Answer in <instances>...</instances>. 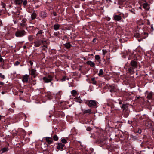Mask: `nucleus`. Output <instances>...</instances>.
Here are the masks:
<instances>
[{
	"label": "nucleus",
	"mask_w": 154,
	"mask_h": 154,
	"mask_svg": "<svg viewBox=\"0 0 154 154\" xmlns=\"http://www.w3.org/2000/svg\"><path fill=\"white\" fill-rule=\"evenodd\" d=\"M121 108L122 109L124 116L125 117H127L129 112L128 104H123Z\"/></svg>",
	"instance_id": "f257e3e1"
},
{
	"label": "nucleus",
	"mask_w": 154,
	"mask_h": 154,
	"mask_svg": "<svg viewBox=\"0 0 154 154\" xmlns=\"http://www.w3.org/2000/svg\"><path fill=\"white\" fill-rule=\"evenodd\" d=\"M88 103H87L90 108H96L98 103L95 100H88Z\"/></svg>",
	"instance_id": "f03ea898"
},
{
	"label": "nucleus",
	"mask_w": 154,
	"mask_h": 154,
	"mask_svg": "<svg viewBox=\"0 0 154 154\" xmlns=\"http://www.w3.org/2000/svg\"><path fill=\"white\" fill-rule=\"evenodd\" d=\"M26 34V32L24 30H17L15 33V35L17 37H22Z\"/></svg>",
	"instance_id": "7ed1b4c3"
},
{
	"label": "nucleus",
	"mask_w": 154,
	"mask_h": 154,
	"mask_svg": "<svg viewBox=\"0 0 154 154\" xmlns=\"http://www.w3.org/2000/svg\"><path fill=\"white\" fill-rule=\"evenodd\" d=\"M53 77L50 75H48L47 77H44L43 79L46 83H49L51 82L52 80Z\"/></svg>",
	"instance_id": "20e7f679"
},
{
	"label": "nucleus",
	"mask_w": 154,
	"mask_h": 154,
	"mask_svg": "<svg viewBox=\"0 0 154 154\" xmlns=\"http://www.w3.org/2000/svg\"><path fill=\"white\" fill-rule=\"evenodd\" d=\"M15 2L16 4L21 5L22 3L24 6H25L27 4V0H15Z\"/></svg>",
	"instance_id": "39448f33"
},
{
	"label": "nucleus",
	"mask_w": 154,
	"mask_h": 154,
	"mask_svg": "<svg viewBox=\"0 0 154 154\" xmlns=\"http://www.w3.org/2000/svg\"><path fill=\"white\" fill-rule=\"evenodd\" d=\"M29 77V75L26 74L24 75L22 79V80L23 82L27 83Z\"/></svg>",
	"instance_id": "423d86ee"
},
{
	"label": "nucleus",
	"mask_w": 154,
	"mask_h": 154,
	"mask_svg": "<svg viewBox=\"0 0 154 154\" xmlns=\"http://www.w3.org/2000/svg\"><path fill=\"white\" fill-rule=\"evenodd\" d=\"M113 19L115 21H119L122 19V17L120 15H117L114 14L113 17Z\"/></svg>",
	"instance_id": "0eeeda50"
},
{
	"label": "nucleus",
	"mask_w": 154,
	"mask_h": 154,
	"mask_svg": "<svg viewBox=\"0 0 154 154\" xmlns=\"http://www.w3.org/2000/svg\"><path fill=\"white\" fill-rule=\"evenodd\" d=\"M129 65L135 68L137 67V62L134 60H132L131 61Z\"/></svg>",
	"instance_id": "6e6552de"
},
{
	"label": "nucleus",
	"mask_w": 154,
	"mask_h": 154,
	"mask_svg": "<svg viewBox=\"0 0 154 154\" xmlns=\"http://www.w3.org/2000/svg\"><path fill=\"white\" fill-rule=\"evenodd\" d=\"M143 8L144 9L146 10H149V5L148 4L146 1H144V2L142 4Z\"/></svg>",
	"instance_id": "1a4fd4ad"
},
{
	"label": "nucleus",
	"mask_w": 154,
	"mask_h": 154,
	"mask_svg": "<svg viewBox=\"0 0 154 154\" xmlns=\"http://www.w3.org/2000/svg\"><path fill=\"white\" fill-rule=\"evenodd\" d=\"M26 20H27L26 19H23L20 23V26L23 27H26V29H27V27H26Z\"/></svg>",
	"instance_id": "9d476101"
},
{
	"label": "nucleus",
	"mask_w": 154,
	"mask_h": 154,
	"mask_svg": "<svg viewBox=\"0 0 154 154\" xmlns=\"http://www.w3.org/2000/svg\"><path fill=\"white\" fill-rule=\"evenodd\" d=\"M135 68L129 65L128 68V70L131 74H133L135 72Z\"/></svg>",
	"instance_id": "9b49d317"
},
{
	"label": "nucleus",
	"mask_w": 154,
	"mask_h": 154,
	"mask_svg": "<svg viewBox=\"0 0 154 154\" xmlns=\"http://www.w3.org/2000/svg\"><path fill=\"white\" fill-rule=\"evenodd\" d=\"M42 42L41 40L36 41L34 42V45L35 47H39L42 44Z\"/></svg>",
	"instance_id": "f8f14e48"
},
{
	"label": "nucleus",
	"mask_w": 154,
	"mask_h": 154,
	"mask_svg": "<svg viewBox=\"0 0 154 154\" xmlns=\"http://www.w3.org/2000/svg\"><path fill=\"white\" fill-rule=\"evenodd\" d=\"M65 145L61 143H59L58 145L57 146V148L59 150H62L63 147Z\"/></svg>",
	"instance_id": "ddd939ff"
},
{
	"label": "nucleus",
	"mask_w": 154,
	"mask_h": 154,
	"mask_svg": "<svg viewBox=\"0 0 154 154\" xmlns=\"http://www.w3.org/2000/svg\"><path fill=\"white\" fill-rule=\"evenodd\" d=\"M31 75L33 76L34 78L36 76V70L35 69H32L31 71Z\"/></svg>",
	"instance_id": "4468645a"
},
{
	"label": "nucleus",
	"mask_w": 154,
	"mask_h": 154,
	"mask_svg": "<svg viewBox=\"0 0 154 154\" xmlns=\"http://www.w3.org/2000/svg\"><path fill=\"white\" fill-rule=\"evenodd\" d=\"M86 64L88 65H90L91 67H94L95 66V63L93 62L90 60L87 61L86 62Z\"/></svg>",
	"instance_id": "2eb2a0df"
},
{
	"label": "nucleus",
	"mask_w": 154,
	"mask_h": 154,
	"mask_svg": "<svg viewBox=\"0 0 154 154\" xmlns=\"http://www.w3.org/2000/svg\"><path fill=\"white\" fill-rule=\"evenodd\" d=\"M46 141L49 144H51L53 143V141L51 138L47 137H46Z\"/></svg>",
	"instance_id": "dca6fc26"
},
{
	"label": "nucleus",
	"mask_w": 154,
	"mask_h": 154,
	"mask_svg": "<svg viewBox=\"0 0 154 154\" xmlns=\"http://www.w3.org/2000/svg\"><path fill=\"white\" fill-rule=\"evenodd\" d=\"M82 112L84 114H91V110L89 109H82Z\"/></svg>",
	"instance_id": "f3484780"
},
{
	"label": "nucleus",
	"mask_w": 154,
	"mask_h": 154,
	"mask_svg": "<svg viewBox=\"0 0 154 154\" xmlns=\"http://www.w3.org/2000/svg\"><path fill=\"white\" fill-rule=\"evenodd\" d=\"M44 32H43L42 30H40L38 32L36 35L39 37L41 38L42 37V34Z\"/></svg>",
	"instance_id": "a211bd4d"
},
{
	"label": "nucleus",
	"mask_w": 154,
	"mask_h": 154,
	"mask_svg": "<svg viewBox=\"0 0 154 154\" xmlns=\"http://www.w3.org/2000/svg\"><path fill=\"white\" fill-rule=\"evenodd\" d=\"M152 92H150L148 94L147 98L149 100H151L152 99Z\"/></svg>",
	"instance_id": "6ab92c4d"
},
{
	"label": "nucleus",
	"mask_w": 154,
	"mask_h": 154,
	"mask_svg": "<svg viewBox=\"0 0 154 154\" xmlns=\"http://www.w3.org/2000/svg\"><path fill=\"white\" fill-rule=\"evenodd\" d=\"M65 47L67 49H69L72 46V45L69 42L66 43L64 44Z\"/></svg>",
	"instance_id": "aec40b11"
},
{
	"label": "nucleus",
	"mask_w": 154,
	"mask_h": 154,
	"mask_svg": "<svg viewBox=\"0 0 154 154\" xmlns=\"http://www.w3.org/2000/svg\"><path fill=\"white\" fill-rule=\"evenodd\" d=\"M41 16L42 18H45L46 17L47 14L45 11H42L41 13Z\"/></svg>",
	"instance_id": "412c9836"
},
{
	"label": "nucleus",
	"mask_w": 154,
	"mask_h": 154,
	"mask_svg": "<svg viewBox=\"0 0 154 154\" xmlns=\"http://www.w3.org/2000/svg\"><path fill=\"white\" fill-rule=\"evenodd\" d=\"M60 27V26L59 24H55L54 25V30L57 31L59 29Z\"/></svg>",
	"instance_id": "4be33fe9"
},
{
	"label": "nucleus",
	"mask_w": 154,
	"mask_h": 154,
	"mask_svg": "<svg viewBox=\"0 0 154 154\" xmlns=\"http://www.w3.org/2000/svg\"><path fill=\"white\" fill-rule=\"evenodd\" d=\"M75 101H76L79 103H81L82 102V100H81L80 97H76L74 99Z\"/></svg>",
	"instance_id": "5701e85b"
},
{
	"label": "nucleus",
	"mask_w": 154,
	"mask_h": 154,
	"mask_svg": "<svg viewBox=\"0 0 154 154\" xmlns=\"http://www.w3.org/2000/svg\"><path fill=\"white\" fill-rule=\"evenodd\" d=\"M71 94L72 96H75L77 94V91L75 90H73L71 91Z\"/></svg>",
	"instance_id": "b1692460"
},
{
	"label": "nucleus",
	"mask_w": 154,
	"mask_h": 154,
	"mask_svg": "<svg viewBox=\"0 0 154 154\" xmlns=\"http://www.w3.org/2000/svg\"><path fill=\"white\" fill-rule=\"evenodd\" d=\"M37 15L36 14V13L33 12V13L31 15V18H32V20H34L35 19Z\"/></svg>",
	"instance_id": "393cba45"
},
{
	"label": "nucleus",
	"mask_w": 154,
	"mask_h": 154,
	"mask_svg": "<svg viewBox=\"0 0 154 154\" xmlns=\"http://www.w3.org/2000/svg\"><path fill=\"white\" fill-rule=\"evenodd\" d=\"M104 72L103 71V69H101L100 70L99 73L98 74V75L99 76H102Z\"/></svg>",
	"instance_id": "a878e982"
},
{
	"label": "nucleus",
	"mask_w": 154,
	"mask_h": 154,
	"mask_svg": "<svg viewBox=\"0 0 154 154\" xmlns=\"http://www.w3.org/2000/svg\"><path fill=\"white\" fill-rule=\"evenodd\" d=\"M8 148L7 147H4L2 149L1 152L2 153H3L5 152L8 151Z\"/></svg>",
	"instance_id": "bb28decb"
},
{
	"label": "nucleus",
	"mask_w": 154,
	"mask_h": 154,
	"mask_svg": "<svg viewBox=\"0 0 154 154\" xmlns=\"http://www.w3.org/2000/svg\"><path fill=\"white\" fill-rule=\"evenodd\" d=\"M95 78H92L91 79V80L92 81V83L94 85H97V81L95 80Z\"/></svg>",
	"instance_id": "cd10ccee"
},
{
	"label": "nucleus",
	"mask_w": 154,
	"mask_h": 154,
	"mask_svg": "<svg viewBox=\"0 0 154 154\" xmlns=\"http://www.w3.org/2000/svg\"><path fill=\"white\" fill-rule=\"evenodd\" d=\"M34 38V36L32 35H29L28 37V39L29 41H32Z\"/></svg>",
	"instance_id": "c85d7f7f"
},
{
	"label": "nucleus",
	"mask_w": 154,
	"mask_h": 154,
	"mask_svg": "<svg viewBox=\"0 0 154 154\" xmlns=\"http://www.w3.org/2000/svg\"><path fill=\"white\" fill-rule=\"evenodd\" d=\"M95 58L96 60H100V61L101 60H100V56L98 55H95Z\"/></svg>",
	"instance_id": "c756f323"
},
{
	"label": "nucleus",
	"mask_w": 154,
	"mask_h": 154,
	"mask_svg": "<svg viewBox=\"0 0 154 154\" xmlns=\"http://www.w3.org/2000/svg\"><path fill=\"white\" fill-rule=\"evenodd\" d=\"M53 139L54 141H57L58 140V138L57 136L55 135L53 137Z\"/></svg>",
	"instance_id": "7c9ffc66"
},
{
	"label": "nucleus",
	"mask_w": 154,
	"mask_h": 154,
	"mask_svg": "<svg viewBox=\"0 0 154 154\" xmlns=\"http://www.w3.org/2000/svg\"><path fill=\"white\" fill-rule=\"evenodd\" d=\"M61 141L63 143H67L66 140L64 138L61 139Z\"/></svg>",
	"instance_id": "2f4dec72"
},
{
	"label": "nucleus",
	"mask_w": 154,
	"mask_h": 154,
	"mask_svg": "<svg viewBox=\"0 0 154 154\" xmlns=\"http://www.w3.org/2000/svg\"><path fill=\"white\" fill-rule=\"evenodd\" d=\"M102 52L103 53V55L104 56L105 54L107 53V51L106 50L103 49Z\"/></svg>",
	"instance_id": "473e14b6"
},
{
	"label": "nucleus",
	"mask_w": 154,
	"mask_h": 154,
	"mask_svg": "<svg viewBox=\"0 0 154 154\" xmlns=\"http://www.w3.org/2000/svg\"><path fill=\"white\" fill-rule=\"evenodd\" d=\"M129 11L131 13H132L133 14H135V10L133 9H131L129 10Z\"/></svg>",
	"instance_id": "72a5a7b5"
},
{
	"label": "nucleus",
	"mask_w": 154,
	"mask_h": 154,
	"mask_svg": "<svg viewBox=\"0 0 154 154\" xmlns=\"http://www.w3.org/2000/svg\"><path fill=\"white\" fill-rule=\"evenodd\" d=\"M0 78H2V79H4L5 78V76L2 73H0Z\"/></svg>",
	"instance_id": "f704fd0d"
},
{
	"label": "nucleus",
	"mask_w": 154,
	"mask_h": 154,
	"mask_svg": "<svg viewBox=\"0 0 154 154\" xmlns=\"http://www.w3.org/2000/svg\"><path fill=\"white\" fill-rule=\"evenodd\" d=\"M36 84V80H33L32 82V84L33 85H35Z\"/></svg>",
	"instance_id": "c9c22d12"
},
{
	"label": "nucleus",
	"mask_w": 154,
	"mask_h": 154,
	"mask_svg": "<svg viewBox=\"0 0 154 154\" xmlns=\"http://www.w3.org/2000/svg\"><path fill=\"white\" fill-rule=\"evenodd\" d=\"M19 64H20L19 62L18 61H17L15 62V63H14V65L15 66H17V65H19Z\"/></svg>",
	"instance_id": "e433bc0d"
},
{
	"label": "nucleus",
	"mask_w": 154,
	"mask_h": 154,
	"mask_svg": "<svg viewBox=\"0 0 154 154\" xmlns=\"http://www.w3.org/2000/svg\"><path fill=\"white\" fill-rule=\"evenodd\" d=\"M41 41L42 42V44H43V45L47 43V41L46 40H41Z\"/></svg>",
	"instance_id": "4c0bfd02"
},
{
	"label": "nucleus",
	"mask_w": 154,
	"mask_h": 154,
	"mask_svg": "<svg viewBox=\"0 0 154 154\" xmlns=\"http://www.w3.org/2000/svg\"><path fill=\"white\" fill-rule=\"evenodd\" d=\"M66 76H64L63 77V78L61 79V80L62 81H65L66 79Z\"/></svg>",
	"instance_id": "58836bf2"
},
{
	"label": "nucleus",
	"mask_w": 154,
	"mask_h": 154,
	"mask_svg": "<svg viewBox=\"0 0 154 154\" xmlns=\"http://www.w3.org/2000/svg\"><path fill=\"white\" fill-rule=\"evenodd\" d=\"M4 104V102L2 101H0V105L2 106Z\"/></svg>",
	"instance_id": "ea45409f"
},
{
	"label": "nucleus",
	"mask_w": 154,
	"mask_h": 154,
	"mask_svg": "<svg viewBox=\"0 0 154 154\" xmlns=\"http://www.w3.org/2000/svg\"><path fill=\"white\" fill-rule=\"evenodd\" d=\"M29 63L30 64V65L31 66H32V65L33 64V62L32 61H29Z\"/></svg>",
	"instance_id": "a19ab883"
},
{
	"label": "nucleus",
	"mask_w": 154,
	"mask_h": 154,
	"mask_svg": "<svg viewBox=\"0 0 154 154\" xmlns=\"http://www.w3.org/2000/svg\"><path fill=\"white\" fill-rule=\"evenodd\" d=\"M144 1H146L145 0H140V2L142 4L144 2Z\"/></svg>",
	"instance_id": "79ce46f5"
},
{
	"label": "nucleus",
	"mask_w": 154,
	"mask_h": 154,
	"mask_svg": "<svg viewBox=\"0 0 154 154\" xmlns=\"http://www.w3.org/2000/svg\"><path fill=\"white\" fill-rule=\"evenodd\" d=\"M135 36H136V37H140L139 34L138 33H136L135 35Z\"/></svg>",
	"instance_id": "37998d69"
},
{
	"label": "nucleus",
	"mask_w": 154,
	"mask_h": 154,
	"mask_svg": "<svg viewBox=\"0 0 154 154\" xmlns=\"http://www.w3.org/2000/svg\"><path fill=\"white\" fill-rule=\"evenodd\" d=\"M3 24L2 23V20L0 19V26H2Z\"/></svg>",
	"instance_id": "c03bdc74"
},
{
	"label": "nucleus",
	"mask_w": 154,
	"mask_h": 154,
	"mask_svg": "<svg viewBox=\"0 0 154 154\" xmlns=\"http://www.w3.org/2000/svg\"><path fill=\"white\" fill-rule=\"evenodd\" d=\"M4 84V83L2 82H0V85H3Z\"/></svg>",
	"instance_id": "a18cd8bd"
},
{
	"label": "nucleus",
	"mask_w": 154,
	"mask_h": 154,
	"mask_svg": "<svg viewBox=\"0 0 154 154\" xmlns=\"http://www.w3.org/2000/svg\"><path fill=\"white\" fill-rule=\"evenodd\" d=\"M3 60V59L2 57H0V62H2Z\"/></svg>",
	"instance_id": "49530a36"
},
{
	"label": "nucleus",
	"mask_w": 154,
	"mask_h": 154,
	"mask_svg": "<svg viewBox=\"0 0 154 154\" xmlns=\"http://www.w3.org/2000/svg\"><path fill=\"white\" fill-rule=\"evenodd\" d=\"M96 41V39L95 38H94L93 40V42H95Z\"/></svg>",
	"instance_id": "de8ad7c7"
},
{
	"label": "nucleus",
	"mask_w": 154,
	"mask_h": 154,
	"mask_svg": "<svg viewBox=\"0 0 154 154\" xmlns=\"http://www.w3.org/2000/svg\"><path fill=\"white\" fill-rule=\"evenodd\" d=\"M91 130V128H87V130L88 131H90Z\"/></svg>",
	"instance_id": "09e8293b"
},
{
	"label": "nucleus",
	"mask_w": 154,
	"mask_h": 154,
	"mask_svg": "<svg viewBox=\"0 0 154 154\" xmlns=\"http://www.w3.org/2000/svg\"><path fill=\"white\" fill-rule=\"evenodd\" d=\"M53 15L54 16H56V13H55V12H53Z\"/></svg>",
	"instance_id": "8fccbe9b"
},
{
	"label": "nucleus",
	"mask_w": 154,
	"mask_h": 154,
	"mask_svg": "<svg viewBox=\"0 0 154 154\" xmlns=\"http://www.w3.org/2000/svg\"><path fill=\"white\" fill-rule=\"evenodd\" d=\"M53 82H51V86H52L53 87Z\"/></svg>",
	"instance_id": "3c124183"
},
{
	"label": "nucleus",
	"mask_w": 154,
	"mask_h": 154,
	"mask_svg": "<svg viewBox=\"0 0 154 154\" xmlns=\"http://www.w3.org/2000/svg\"><path fill=\"white\" fill-rule=\"evenodd\" d=\"M1 94H5V92H4V91H2V92H1Z\"/></svg>",
	"instance_id": "603ef678"
},
{
	"label": "nucleus",
	"mask_w": 154,
	"mask_h": 154,
	"mask_svg": "<svg viewBox=\"0 0 154 154\" xmlns=\"http://www.w3.org/2000/svg\"><path fill=\"white\" fill-rule=\"evenodd\" d=\"M61 91H59L57 93V94H60L61 93Z\"/></svg>",
	"instance_id": "864d4df0"
},
{
	"label": "nucleus",
	"mask_w": 154,
	"mask_h": 154,
	"mask_svg": "<svg viewBox=\"0 0 154 154\" xmlns=\"http://www.w3.org/2000/svg\"><path fill=\"white\" fill-rule=\"evenodd\" d=\"M103 61L105 62L104 63L105 64H106V61H105V59L104 58H103Z\"/></svg>",
	"instance_id": "5fc2aeb1"
},
{
	"label": "nucleus",
	"mask_w": 154,
	"mask_h": 154,
	"mask_svg": "<svg viewBox=\"0 0 154 154\" xmlns=\"http://www.w3.org/2000/svg\"><path fill=\"white\" fill-rule=\"evenodd\" d=\"M2 116L0 115V120H1V117Z\"/></svg>",
	"instance_id": "6e6d98bb"
},
{
	"label": "nucleus",
	"mask_w": 154,
	"mask_h": 154,
	"mask_svg": "<svg viewBox=\"0 0 154 154\" xmlns=\"http://www.w3.org/2000/svg\"><path fill=\"white\" fill-rule=\"evenodd\" d=\"M98 61L99 63H101V61H100V60H98Z\"/></svg>",
	"instance_id": "4d7b16f0"
},
{
	"label": "nucleus",
	"mask_w": 154,
	"mask_h": 154,
	"mask_svg": "<svg viewBox=\"0 0 154 154\" xmlns=\"http://www.w3.org/2000/svg\"><path fill=\"white\" fill-rule=\"evenodd\" d=\"M26 47V46H25H25H23V48H25Z\"/></svg>",
	"instance_id": "13d9d810"
},
{
	"label": "nucleus",
	"mask_w": 154,
	"mask_h": 154,
	"mask_svg": "<svg viewBox=\"0 0 154 154\" xmlns=\"http://www.w3.org/2000/svg\"><path fill=\"white\" fill-rule=\"evenodd\" d=\"M146 116V115H143V118H144V116Z\"/></svg>",
	"instance_id": "bf43d9fd"
},
{
	"label": "nucleus",
	"mask_w": 154,
	"mask_h": 154,
	"mask_svg": "<svg viewBox=\"0 0 154 154\" xmlns=\"http://www.w3.org/2000/svg\"><path fill=\"white\" fill-rule=\"evenodd\" d=\"M139 8L140 9H142V8L141 7H139Z\"/></svg>",
	"instance_id": "052dcab7"
},
{
	"label": "nucleus",
	"mask_w": 154,
	"mask_h": 154,
	"mask_svg": "<svg viewBox=\"0 0 154 154\" xmlns=\"http://www.w3.org/2000/svg\"><path fill=\"white\" fill-rule=\"evenodd\" d=\"M20 92H21V93H23V91H20Z\"/></svg>",
	"instance_id": "680f3d73"
},
{
	"label": "nucleus",
	"mask_w": 154,
	"mask_h": 154,
	"mask_svg": "<svg viewBox=\"0 0 154 154\" xmlns=\"http://www.w3.org/2000/svg\"><path fill=\"white\" fill-rule=\"evenodd\" d=\"M49 117H50V118H51V115H49Z\"/></svg>",
	"instance_id": "e2e57ef3"
},
{
	"label": "nucleus",
	"mask_w": 154,
	"mask_h": 154,
	"mask_svg": "<svg viewBox=\"0 0 154 154\" xmlns=\"http://www.w3.org/2000/svg\"><path fill=\"white\" fill-rule=\"evenodd\" d=\"M4 6H5V4H3V7H4Z\"/></svg>",
	"instance_id": "0e129e2a"
},
{
	"label": "nucleus",
	"mask_w": 154,
	"mask_h": 154,
	"mask_svg": "<svg viewBox=\"0 0 154 154\" xmlns=\"http://www.w3.org/2000/svg\"><path fill=\"white\" fill-rule=\"evenodd\" d=\"M84 60H86V59L85 58H84Z\"/></svg>",
	"instance_id": "69168bd1"
},
{
	"label": "nucleus",
	"mask_w": 154,
	"mask_h": 154,
	"mask_svg": "<svg viewBox=\"0 0 154 154\" xmlns=\"http://www.w3.org/2000/svg\"><path fill=\"white\" fill-rule=\"evenodd\" d=\"M139 98H140V97H137V98H138V99Z\"/></svg>",
	"instance_id": "338daca9"
},
{
	"label": "nucleus",
	"mask_w": 154,
	"mask_h": 154,
	"mask_svg": "<svg viewBox=\"0 0 154 154\" xmlns=\"http://www.w3.org/2000/svg\"><path fill=\"white\" fill-rule=\"evenodd\" d=\"M66 79H67V80H69V78H67Z\"/></svg>",
	"instance_id": "774afa93"
}]
</instances>
